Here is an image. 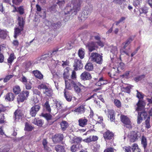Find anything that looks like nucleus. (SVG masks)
<instances>
[{
	"label": "nucleus",
	"mask_w": 152,
	"mask_h": 152,
	"mask_svg": "<svg viewBox=\"0 0 152 152\" xmlns=\"http://www.w3.org/2000/svg\"><path fill=\"white\" fill-rule=\"evenodd\" d=\"M83 0H73L71 3L68 4L64 10L65 15L73 16L76 15L80 9L81 5Z\"/></svg>",
	"instance_id": "obj_1"
},
{
	"label": "nucleus",
	"mask_w": 152,
	"mask_h": 152,
	"mask_svg": "<svg viewBox=\"0 0 152 152\" xmlns=\"http://www.w3.org/2000/svg\"><path fill=\"white\" fill-rule=\"evenodd\" d=\"M132 40V38L130 37L125 42L122 43L120 50L121 54H126L128 56H129V54L128 52L129 50L130 49L129 45Z\"/></svg>",
	"instance_id": "obj_2"
},
{
	"label": "nucleus",
	"mask_w": 152,
	"mask_h": 152,
	"mask_svg": "<svg viewBox=\"0 0 152 152\" xmlns=\"http://www.w3.org/2000/svg\"><path fill=\"white\" fill-rule=\"evenodd\" d=\"M62 51L58 50V48L55 49L52 52H49L48 54H45L40 57H38L37 58L36 63H39L40 62V61L42 60H48L50 58L56 54L57 55L62 53Z\"/></svg>",
	"instance_id": "obj_3"
},
{
	"label": "nucleus",
	"mask_w": 152,
	"mask_h": 152,
	"mask_svg": "<svg viewBox=\"0 0 152 152\" xmlns=\"http://www.w3.org/2000/svg\"><path fill=\"white\" fill-rule=\"evenodd\" d=\"M90 59L92 62H95L99 64L102 63V56L97 53H92L90 56Z\"/></svg>",
	"instance_id": "obj_4"
},
{
	"label": "nucleus",
	"mask_w": 152,
	"mask_h": 152,
	"mask_svg": "<svg viewBox=\"0 0 152 152\" xmlns=\"http://www.w3.org/2000/svg\"><path fill=\"white\" fill-rule=\"evenodd\" d=\"M140 136V133L137 131L132 132L128 135V137L130 141L132 142H134L136 141Z\"/></svg>",
	"instance_id": "obj_5"
},
{
	"label": "nucleus",
	"mask_w": 152,
	"mask_h": 152,
	"mask_svg": "<svg viewBox=\"0 0 152 152\" xmlns=\"http://www.w3.org/2000/svg\"><path fill=\"white\" fill-rule=\"evenodd\" d=\"M29 92L27 91H22L17 97V101L18 103L23 102L27 99L29 96Z\"/></svg>",
	"instance_id": "obj_6"
},
{
	"label": "nucleus",
	"mask_w": 152,
	"mask_h": 152,
	"mask_svg": "<svg viewBox=\"0 0 152 152\" xmlns=\"http://www.w3.org/2000/svg\"><path fill=\"white\" fill-rule=\"evenodd\" d=\"M120 118L121 122L126 125L127 127L129 128H132L131 122L128 117L125 115H121Z\"/></svg>",
	"instance_id": "obj_7"
},
{
	"label": "nucleus",
	"mask_w": 152,
	"mask_h": 152,
	"mask_svg": "<svg viewBox=\"0 0 152 152\" xmlns=\"http://www.w3.org/2000/svg\"><path fill=\"white\" fill-rule=\"evenodd\" d=\"M86 47L90 52H91L98 48L96 43L93 42H88L86 45Z\"/></svg>",
	"instance_id": "obj_8"
},
{
	"label": "nucleus",
	"mask_w": 152,
	"mask_h": 152,
	"mask_svg": "<svg viewBox=\"0 0 152 152\" xmlns=\"http://www.w3.org/2000/svg\"><path fill=\"white\" fill-rule=\"evenodd\" d=\"M40 108L39 104L34 105L30 110V114L32 117H35Z\"/></svg>",
	"instance_id": "obj_9"
},
{
	"label": "nucleus",
	"mask_w": 152,
	"mask_h": 152,
	"mask_svg": "<svg viewBox=\"0 0 152 152\" xmlns=\"http://www.w3.org/2000/svg\"><path fill=\"white\" fill-rule=\"evenodd\" d=\"M64 139V136L62 134H56L52 137L53 141L54 143L59 142Z\"/></svg>",
	"instance_id": "obj_10"
},
{
	"label": "nucleus",
	"mask_w": 152,
	"mask_h": 152,
	"mask_svg": "<svg viewBox=\"0 0 152 152\" xmlns=\"http://www.w3.org/2000/svg\"><path fill=\"white\" fill-rule=\"evenodd\" d=\"M74 66L75 67L74 69L75 70L80 69L83 68V65L80 60L75 59L74 60Z\"/></svg>",
	"instance_id": "obj_11"
},
{
	"label": "nucleus",
	"mask_w": 152,
	"mask_h": 152,
	"mask_svg": "<svg viewBox=\"0 0 152 152\" xmlns=\"http://www.w3.org/2000/svg\"><path fill=\"white\" fill-rule=\"evenodd\" d=\"M147 115V113L145 112H138V115L137 119V123L140 124L141 123L143 118H145Z\"/></svg>",
	"instance_id": "obj_12"
},
{
	"label": "nucleus",
	"mask_w": 152,
	"mask_h": 152,
	"mask_svg": "<svg viewBox=\"0 0 152 152\" xmlns=\"http://www.w3.org/2000/svg\"><path fill=\"white\" fill-rule=\"evenodd\" d=\"M145 105V103L144 101L139 100L137 104L136 110L138 111H143L144 109Z\"/></svg>",
	"instance_id": "obj_13"
},
{
	"label": "nucleus",
	"mask_w": 152,
	"mask_h": 152,
	"mask_svg": "<svg viewBox=\"0 0 152 152\" xmlns=\"http://www.w3.org/2000/svg\"><path fill=\"white\" fill-rule=\"evenodd\" d=\"M80 78L84 80H89L91 78V76L89 72L85 71L81 75Z\"/></svg>",
	"instance_id": "obj_14"
},
{
	"label": "nucleus",
	"mask_w": 152,
	"mask_h": 152,
	"mask_svg": "<svg viewBox=\"0 0 152 152\" xmlns=\"http://www.w3.org/2000/svg\"><path fill=\"white\" fill-rule=\"evenodd\" d=\"M65 83L66 88L71 90L72 88V86H73L75 82L72 80L69 79L65 80Z\"/></svg>",
	"instance_id": "obj_15"
},
{
	"label": "nucleus",
	"mask_w": 152,
	"mask_h": 152,
	"mask_svg": "<svg viewBox=\"0 0 152 152\" xmlns=\"http://www.w3.org/2000/svg\"><path fill=\"white\" fill-rule=\"evenodd\" d=\"M46 25L48 27L53 26L54 27V28H59L61 26V23L60 22H58L55 23H52L51 21H47Z\"/></svg>",
	"instance_id": "obj_16"
},
{
	"label": "nucleus",
	"mask_w": 152,
	"mask_h": 152,
	"mask_svg": "<svg viewBox=\"0 0 152 152\" xmlns=\"http://www.w3.org/2000/svg\"><path fill=\"white\" fill-rule=\"evenodd\" d=\"M73 86L75 91L77 93H79L80 92V88L82 86H83L80 83H75L74 84Z\"/></svg>",
	"instance_id": "obj_17"
},
{
	"label": "nucleus",
	"mask_w": 152,
	"mask_h": 152,
	"mask_svg": "<svg viewBox=\"0 0 152 152\" xmlns=\"http://www.w3.org/2000/svg\"><path fill=\"white\" fill-rule=\"evenodd\" d=\"M23 114L21 112L18 110H16L14 113L15 120L16 121H18L20 119H21Z\"/></svg>",
	"instance_id": "obj_18"
},
{
	"label": "nucleus",
	"mask_w": 152,
	"mask_h": 152,
	"mask_svg": "<svg viewBox=\"0 0 152 152\" xmlns=\"http://www.w3.org/2000/svg\"><path fill=\"white\" fill-rule=\"evenodd\" d=\"M78 121L79 125L80 126L84 127L87 125L88 120L84 118L79 119Z\"/></svg>",
	"instance_id": "obj_19"
},
{
	"label": "nucleus",
	"mask_w": 152,
	"mask_h": 152,
	"mask_svg": "<svg viewBox=\"0 0 152 152\" xmlns=\"http://www.w3.org/2000/svg\"><path fill=\"white\" fill-rule=\"evenodd\" d=\"M14 9L13 10V12H18L20 15H22L24 13V9L23 6H20L18 7H16L14 6Z\"/></svg>",
	"instance_id": "obj_20"
},
{
	"label": "nucleus",
	"mask_w": 152,
	"mask_h": 152,
	"mask_svg": "<svg viewBox=\"0 0 152 152\" xmlns=\"http://www.w3.org/2000/svg\"><path fill=\"white\" fill-rule=\"evenodd\" d=\"M108 117H110V120L111 121H113L115 120V113L114 111L112 110H108Z\"/></svg>",
	"instance_id": "obj_21"
},
{
	"label": "nucleus",
	"mask_w": 152,
	"mask_h": 152,
	"mask_svg": "<svg viewBox=\"0 0 152 152\" xmlns=\"http://www.w3.org/2000/svg\"><path fill=\"white\" fill-rule=\"evenodd\" d=\"M82 148V146L81 144H77L72 145L70 148V149L72 152H75Z\"/></svg>",
	"instance_id": "obj_22"
},
{
	"label": "nucleus",
	"mask_w": 152,
	"mask_h": 152,
	"mask_svg": "<svg viewBox=\"0 0 152 152\" xmlns=\"http://www.w3.org/2000/svg\"><path fill=\"white\" fill-rule=\"evenodd\" d=\"M113 136V133L108 131H107L104 134V138L107 140L112 139Z\"/></svg>",
	"instance_id": "obj_23"
},
{
	"label": "nucleus",
	"mask_w": 152,
	"mask_h": 152,
	"mask_svg": "<svg viewBox=\"0 0 152 152\" xmlns=\"http://www.w3.org/2000/svg\"><path fill=\"white\" fill-rule=\"evenodd\" d=\"M64 95L65 98L67 101L70 102L71 101L72 96L68 91L66 89L64 90Z\"/></svg>",
	"instance_id": "obj_24"
},
{
	"label": "nucleus",
	"mask_w": 152,
	"mask_h": 152,
	"mask_svg": "<svg viewBox=\"0 0 152 152\" xmlns=\"http://www.w3.org/2000/svg\"><path fill=\"white\" fill-rule=\"evenodd\" d=\"M33 73L34 74V76L37 78L41 80L43 79V75L42 74L41 72L38 70H34L33 71Z\"/></svg>",
	"instance_id": "obj_25"
},
{
	"label": "nucleus",
	"mask_w": 152,
	"mask_h": 152,
	"mask_svg": "<svg viewBox=\"0 0 152 152\" xmlns=\"http://www.w3.org/2000/svg\"><path fill=\"white\" fill-rule=\"evenodd\" d=\"M14 98L15 96L13 94L11 93H9L6 94L5 99L8 101H13Z\"/></svg>",
	"instance_id": "obj_26"
},
{
	"label": "nucleus",
	"mask_w": 152,
	"mask_h": 152,
	"mask_svg": "<svg viewBox=\"0 0 152 152\" xmlns=\"http://www.w3.org/2000/svg\"><path fill=\"white\" fill-rule=\"evenodd\" d=\"M85 107L83 105H81L77 108L75 109L74 111L77 113V114L82 113L84 112Z\"/></svg>",
	"instance_id": "obj_27"
},
{
	"label": "nucleus",
	"mask_w": 152,
	"mask_h": 152,
	"mask_svg": "<svg viewBox=\"0 0 152 152\" xmlns=\"http://www.w3.org/2000/svg\"><path fill=\"white\" fill-rule=\"evenodd\" d=\"M61 128L63 131H64L69 126L68 123L65 121H62L60 124Z\"/></svg>",
	"instance_id": "obj_28"
},
{
	"label": "nucleus",
	"mask_w": 152,
	"mask_h": 152,
	"mask_svg": "<svg viewBox=\"0 0 152 152\" xmlns=\"http://www.w3.org/2000/svg\"><path fill=\"white\" fill-rule=\"evenodd\" d=\"M18 24L19 27L23 28L25 23L23 18L22 17L18 16Z\"/></svg>",
	"instance_id": "obj_29"
},
{
	"label": "nucleus",
	"mask_w": 152,
	"mask_h": 152,
	"mask_svg": "<svg viewBox=\"0 0 152 152\" xmlns=\"http://www.w3.org/2000/svg\"><path fill=\"white\" fill-rule=\"evenodd\" d=\"M20 28H16L15 29V34L14 37L15 38H16L19 35L21 31L23 30V28L20 27Z\"/></svg>",
	"instance_id": "obj_30"
},
{
	"label": "nucleus",
	"mask_w": 152,
	"mask_h": 152,
	"mask_svg": "<svg viewBox=\"0 0 152 152\" xmlns=\"http://www.w3.org/2000/svg\"><path fill=\"white\" fill-rule=\"evenodd\" d=\"M55 149L57 152H65L64 147L61 145H56Z\"/></svg>",
	"instance_id": "obj_31"
},
{
	"label": "nucleus",
	"mask_w": 152,
	"mask_h": 152,
	"mask_svg": "<svg viewBox=\"0 0 152 152\" xmlns=\"http://www.w3.org/2000/svg\"><path fill=\"white\" fill-rule=\"evenodd\" d=\"M78 54L81 59H83L85 55L84 49L82 48H80L78 50Z\"/></svg>",
	"instance_id": "obj_32"
},
{
	"label": "nucleus",
	"mask_w": 152,
	"mask_h": 152,
	"mask_svg": "<svg viewBox=\"0 0 152 152\" xmlns=\"http://www.w3.org/2000/svg\"><path fill=\"white\" fill-rule=\"evenodd\" d=\"M15 58L16 57L14 56V53H11L7 59L8 63L11 64L13 61L14 60Z\"/></svg>",
	"instance_id": "obj_33"
},
{
	"label": "nucleus",
	"mask_w": 152,
	"mask_h": 152,
	"mask_svg": "<svg viewBox=\"0 0 152 152\" xmlns=\"http://www.w3.org/2000/svg\"><path fill=\"white\" fill-rule=\"evenodd\" d=\"M85 69L87 71H92L93 69V64L91 63H88L85 66Z\"/></svg>",
	"instance_id": "obj_34"
},
{
	"label": "nucleus",
	"mask_w": 152,
	"mask_h": 152,
	"mask_svg": "<svg viewBox=\"0 0 152 152\" xmlns=\"http://www.w3.org/2000/svg\"><path fill=\"white\" fill-rule=\"evenodd\" d=\"M141 144L145 149L147 146V141L146 138L144 136L142 137Z\"/></svg>",
	"instance_id": "obj_35"
},
{
	"label": "nucleus",
	"mask_w": 152,
	"mask_h": 152,
	"mask_svg": "<svg viewBox=\"0 0 152 152\" xmlns=\"http://www.w3.org/2000/svg\"><path fill=\"white\" fill-rule=\"evenodd\" d=\"M33 123L39 126H42L43 124V122L40 119L35 118L33 121Z\"/></svg>",
	"instance_id": "obj_36"
},
{
	"label": "nucleus",
	"mask_w": 152,
	"mask_h": 152,
	"mask_svg": "<svg viewBox=\"0 0 152 152\" xmlns=\"http://www.w3.org/2000/svg\"><path fill=\"white\" fill-rule=\"evenodd\" d=\"M47 96H51L53 94L52 90L50 88H47L45 90L44 92Z\"/></svg>",
	"instance_id": "obj_37"
},
{
	"label": "nucleus",
	"mask_w": 152,
	"mask_h": 152,
	"mask_svg": "<svg viewBox=\"0 0 152 152\" xmlns=\"http://www.w3.org/2000/svg\"><path fill=\"white\" fill-rule=\"evenodd\" d=\"M104 80L103 77H102L99 78L98 81L97 82L96 85L98 86H100L104 84Z\"/></svg>",
	"instance_id": "obj_38"
},
{
	"label": "nucleus",
	"mask_w": 152,
	"mask_h": 152,
	"mask_svg": "<svg viewBox=\"0 0 152 152\" xmlns=\"http://www.w3.org/2000/svg\"><path fill=\"white\" fill-rule=\"evenodd\" d=\"M69 71L67 69L64 70V72L63 73V78L64 79V80L69 79Z\"/></svg>",
	"instance_id": "obj_39"
},
{
	"label": "nucleus",
	"mask_w": 152,
	"mask_h": 152,
	"mask_svg": "<svg viewBox=\"0 0 152 152\" xmlns=\"http://www.w3.org/2000/svg\"><path fill=\"white\" fill-rule=\"evenodd\" d=\"M42 144L45 150L48 151L50 148L48 146V142L46 139H44L42 141Z\"/></svg>",
	"instance_id": "obj_40"
},
{
	"label": "nucleus",
	"mask_w": 152,
	"mask_h": 152,
	"mask_svg": "<svg viewBox=\"0 0 152 152\" xmlns=\"http://www.w3.org/2000/svg\"><path fill=\"white\" fill-rule=\"evenodd\" d=\"M13 91L15 94H19L21 91L20 86H15L13 88Z\"/></svg>",
	"instance_id": "obj_41"
},
{
	"label": "nucleus",
	"mask_w": 152,
	"mask_h": 152,
	"mask_svg": "<svg viewBox=\"0 0 152 152\" xmlns=\"http://www.w3.org/2000/svg\"><path fill=\"white\" fill-rule=\"evenodd\" d=\"M7 33L5 31L1 30L0 31V38L2 39H5L7 37Z\"/></svg>",
	"instance_id": "obj_42"
},
{
	"label": "nucleus",
	"mask_w": 152,
	"mask_h": 152,
	"mask_svg": "<svg viewBox=\"0 0 152 152\" xmlns=\"http://www.w3.org/2000/svg\"><path fill=\"white\" fill-rule=\"evenodd\" d=\"M125 68L124 64L122 62H120L118 63L117 70L119 72H121V70H123Z\"/></svg>",
	"instance_id": "obj_43"
},
{
	"label": "nucleus",
	"mask_w": 152,
	"mask_h": 152,
	"mask_svg": "<svg viewBox=\"0 0 152 152\" xmlns=\"http://www.w3.org/2000/svg\"><path fill=\"white\" fill-rule=\"evenodd\" d=\"M44 107L46 109L48 112H50L51 111L50 106L49 104L48 101H47L44 105Z\"/></svg>",
	"instance_id": "obj_44"
},
{
	"label": "nucleus",
	"mask_w": 152,
	"mask_h": 152,
	"mask_svg": "<svg viewBox=\"0 0 152 152\" xmlns=\"http://www.w3.org/2000/svg\"><path fill=\"white\" fill-rule=\"evenodd\" d=\"M48 88L47 86L45 83H41L38 85L37 88L40 89H45V90Z\"/></svg>",
	"instance_id": "obj_45"
},
{
	"label": "nucleus",
	"mask_w": 152,
	"mask_h": 152,
	"mask_svg": "<svg viewBox=\"0 0 152 152\" xmlns=\"http://www.w3.org/2000/svg\"><path fill=\"white\" fill-rule=\"evenodd\" d=\"M33 129V127L28 123H26L25 127V130L28 131H31Z\"/></svg>",
	"instance_id": "obj_46"
},
{
	"label": "nucleus",
	"mask_w": 152,
	"mask_h": 152,
	"mask_svg": "<svg viewBox=\"0 0 152 152\" xmlns=\"http://www.w3.org/2000/svg\"><path fill=\"white\" fill-rule=\"evenodd\" d=\"M148 8L146 7H143L140 9V11L141 13H146L148 12Z\"/></svg>",
	"instance_id": "obj_47"
},
{
	"label": "nucleus",
	"mask_w": 152,
	"mask_h": 152,
	"mask_svg": "<svg viewBox=\"0 0 152 152\" xmlns=\"http://www.w3.org/2000/svg\"><path fill=\"white\" fill-rule=\"evenodd\" d=\"M53 101L56 104V106L57 109L61 107V103L60 102L58 101L57 100L55 99L53 100Z\"/></svg>",
	"instance_id": "obj_48"
},
{
	"label": "nucleus",
	"mask_w": 152,
	"mask_h": 152,
	"mask_svg": "<svg viewBox=\"0 0 152 152\" xmlns=\"http://www.w3.org/2000/svg\"><path fill=\"white\" fill-rule=\"evenodd\" d=\"M12 75H9L6 76L5 77L3 81L4 83H6L9 80L13 77Z\"/></svg>",
	"instance_id": "obj_49"
},
{
	"label": "nucleus",
	"mask_w": 152,
	"mask_h": 152,
	"mask_svg": "<svg viewBox=\"0 0 152 152\" xmlns=\"http://www.w3.org/2000/svg\"><path fill=\"white\" fill-rule=\"evenodd\" d=\"M42 116L48 121L50 120L51 118V116L49 114L45 113L43 114Z\"/></svg>",
	"instance_id": "obj_50"
},
{
	"label": "nucleus",
	"mask_w": 152,
	"mask_h": 152,
	"mask_svg": "<svg viewBox=\"0 0 152 152\" xmlns=\"http://www.w3.org/2000/svg\"><path fill=\"white\" fill-rule=\"evenodd\" d=\"M133 87V86H132L129 85L128 86L126 87H124L123 88L126 91L127 93H129L130 92V89Z\"/></svg>",
	"instance_id": "obj_51"
},
{
	"label": "nucleus",
	"mask_w": 152,
	"mask_h": 152,
	"mask_svg": "<svg viewBox=\"0 0 152 152\" xmlns=\"http://www.w3.org/2000/svg\"><path fill=\"white\" fill-rule=\"evenodd\" d=\"M110 52L113 54H115L117 52V49L115 46H113L112 47Z\"/></svg>",
	"instance_id": "obj_52"
},
{
	"label": "nucleus",
	"mask_w": 152,
	"mask_h": 152,
	"mask_svg": "<svg viewBox=\"0 0 152 152\" xmlns=\"http://www.w3.org/2000/svg\"><path fill=\"white\" fill-rule=\"evenodd\" d=\"M92 9L91 8H90L86 10H85L84 12V14L86 15H89L92 12Z\"/></svg>",
	"instance_id": "obj_53"
},
{
	"label": "nucleus",
	"mask_w": 152,
	"mask_h": 152,
	"mask_svg": "<svg viewBox=\"0 0 152 152\" xmlns=\"http://www.w3.org/2000/svg\"><path fill=\"white\" fill-rule=\"evenodd\" d=\"M150 117H148L145 121V127L147 129L149 128L150 127V125L149 123Z\"/></svg>",
	"instance_id": "obj_54"
},
{
	"label": "nucleus",
	"mask_w": 152,
	"mask_h": 152,
	"mask_svg": "<svg viewBox=\"0 0 152 152\" xmlns=\"http://www.w3.org/2000/svg\"><path fill=\"white\" fill-rule=\"evenodd\" d=\"M136 91L137 92V97L139 99H143V95L141 93L139 92L138 90H137Z\"/></svg>",
	"instance_id": "obj_55"
},
{
	"label": "nucleus",
	"mask_w": 152,
	"mask_h": 152,
	"mask_svg": "<svg viewBox=\"0 0 152 152\" xmlns=\"http://www.w3.org/2000/svg\"><path fill=\"white\" fill-rule=\"evenodd\" d=\"M82 139L80 137H76L75 140V143L77 144H80V143L81 142Z\"/></svg>",
	"instance_id": "obj_56"
},
{
	"label": "nucleus",
	"mask_w": 152,
	"mask_h": 152,
	"mask_svg": "<svg viewBox=\"0 0 152 152\" xmlns=\"http://www.w3.org/2000/svg\"><path fill=\"white\" fill-rule=\"evenodd\" d=\"M114 149L111 147L105 149L104 152H114Z\"/></svg>",
	"instance_id": "obj_57"
},
{
	"label": "nucleus",
	"mask_w": 152,
	"mask_h": 152,
	"mask_svg": "<svg viewBox=\"0 0 152 152\" xmlns=\"http://www.w3.org/2000/svg\"><path fill=\"white\" fill-rule=\"evenodd\" d=\"M145 76L144 75H142L137 77H136L134 78V80L136 82H137L139 80H141L142 78L144 77Z\"/></svg>",
	"instance_id": "obj_58"
},
{
	"label": "nucleus",
	"mask_w": 152,
	"mask_h": 152,
	"mask_svg": "<svg viewBox=\"0 0 152 152\" xmlns=\"http://www.w3.org/2000/svg\"><path fill=\"white\" fill-rule=\"evenodd\" d=\"M23 0H12L13 3L16 5L19 4Z\"/></svg>",
	"instance_id": "obj_59"
},
{
	"label": "nucleus",
	"mask_w": 152,
	"mask_h": 152,
	"mask_svg": "<svg viewBox=\"0 0 152 152\" xmlns=\"http://www.w3.org/2000/svg\"><path fill=\"white\" fill-rule=\"evenodd\" d=\"M114 103L115 105L118 107H119L121 106V103L117 99L115 100Z\"/></svg>",
	"instance_id": "obj_60"
},
{
	"label": "nucleus",
	"mask_w": 152,
	"mask_h": 152,
	"mask_svg": "<svg viewBox=\"0 0 152 152\" xmlns=\"http://www.w3.org/2000/svg\"><path fill=\"white\" fill-rule=\"evenodd\" d=\"M138 148V145L136 143H134L132 146V151L134 152L135 150L137 149Z\"/></svg>",
	"instance_id": "obj_61"
},
{
	"label": "nucleus",
	"mask_w": 152,
	"mask_h": 152,
	"mask_svg": "<svg viewBox=\"0 0 152 152\" xmlns=\"http://www.w3.org/2000/svg\"><path fill=\"white\" fill-rule=\"evenodd\" d=\"M56 3L59 5L60 7H61L65 4V1L64 0L61 1H58Z\"/></svg>",
	"instance_id": "obj_62"
},
{
	"label": "nucleus",
	"mask_w": 152,
	"mask_h": 152,
	"mask_svg": "<svg viewBox=\"0 0 152 152\" xmlns=\"http://www.w3.org/2000/svg\"><path fill=\"white\" fill-rule=\"evenodd\" d=\"M33 93L34 94L38 95L39 96H41V94L40 92L37 89H34L33 90Z\"/></svg>",
	"instance_id": "obj_63"
},
{
	"label": "nucleus",
	"mask_w": 152,
	"mask_h": 152,
	"mask_svg": "<svg viewBox=\"0 0 152 152\" xmlns=\"http://www.w3.org/2000/svg\"><path fill=\"white\" fill-rule=\"evenodd\" d=\"M125 152H131L130 148V146L125 147L123 148Z\"/></svg>",
	"instance_id": "obj_64"
}]
</instances>
